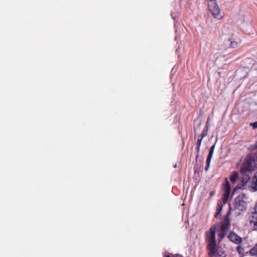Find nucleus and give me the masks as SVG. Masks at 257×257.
Here are the masks:
<instances>
[{"mask_svg": "<svg viewBox=\"0 0 257 257\" xmlns=\"http://www.w3.org/2000/svg\"><path fill=\"white\" fill-rule=\"evenodd\" d=\"M217 226L218 224L213 225L205 233L207 248L209 251V254L212 255H214L217 251L215 234Z\"/></svg>", "mask_w": 257, "mask_h": 257, "instance_id": "1", "label": "nucleus"}, {"mask_svg": "<svg viewBox=\"0 0 257 257\" xmlns=\"http://www.w3.org/2000/svg\"><path fill=\"white\" fill-rule=\"evenodd\" d=\"M208 6L210 12L215 19L221 20L223 18L220 9L215 0H209Z\"/></svg>", "mask_w": 257, "mask_h": 257, "instance_id": "2", "label": "nucleus"}, {"mask_svg": "<svg viewBox=\"0 0 257 257\" xmlns=\"http://www.w3.org/2000/svg\"><path fill=\"white\" fill-rule=\"evenodd\" d=\"M230 226L228 216L226 215L220 226V230L218 234V240L220 241L227 234Z\"/></svg>", "mask_w": 257, "mask_h": 257, "instance_id": "3", "label": "nucleus"}, {"mask_svg": "<svg viewBox=\"0 0 257 257\" xmlns=\"http://www.w3.org/2000/svg\"><path fill=\"white\" fill-rule=\"evenodd\" d=\"M249 223L254 229L257 230V203L254 206L253 211L249 216Z\"/></svg>", "mask_w": 257, "mask_h": 257, "instance_id": "4", "label": "nucleus"}, {"mask_svg": "<svg viewBox=\"0 0 257 257\" xmlns=\"http://www.w3.org/2000/svg\"><path fill=\"white\" fill-rule=\"evenodd\" d=\"M224 193L222 197V201L224 204H225L228 199L230 191V186L229 183L227 178L225 179V182L223 185Z\"/></svg>", "mask_w": 257, "mask_h": 257, "instance_id": "5", "label": "nucleus"}, {"mask_svg": "<svg viewBox=\"0 0 257 257\" xmlns=\"http://www.w3.org/2000/svg\"><path fill=\"white\" fill-rule=\"evenodd\" d=\"M235 208L241 211H244L246 208V203L242 197L238 196L235 200Z\"/></svg>", "mask_w": 257, "mask_h": 257, "instance_id": "6", "label": "nucleus"}, {"mask_svg": "<svg viewBox=\"0 0 257 257\" xmlns=\"http://www.w3.org/2000/svg\"><path fill=\"white\" fill-rule=\"evenodd\" d=\"M215 144H214L210 149L208 155V157L206 159V167L205 168V170L207 172L208 171L210 164L211 163V159L213 156V152L215 149Z\"/></svg>", "mask_w": 257, "mask_h": 257, "instance_id": "7", "label": "nucleus"}, {"mask_svg": "<svg viewBox=\"0 0 257 257\" xmlns=\"http://www.w3.org/2000/svg\"><path fill=\"white\" fill-rule=\"evenodd\" d=\"M228 238L231 241L236 244H239L242 241L241 238L233 232L230 233L228 236Z\"/></svg>", "mask_w": 257, "mask_h": 257, "instance_id": "8", "label": "nucleus"}, {"mask_svg": "<svg viewBox=\"0 0 257 257\" xmlns=\"http://www.w3.org/2000/svg\"><path fill=\"white\" fill-rule=\"evenodd\" d=\"M249 187L250 190L253 192L257 191V172L255 173Z\"/></svg>", "mask_w": 257, "mask_h": 257, "instance_id": "9", "label": "nucleus"}, {"mask_svg": "<svg viewBox=\"0 0 257 257\" xmlns=\"http://www.w3.org/2000/svg\"><path fill=\"white\" fill-rule=\"evenodd\" d=\"M249 179V177L247 175H245L242 177L241 180V183L237 186L236 188L243 189L245 188L248 181Z\"/></svg>", "mask_w": 257, "mask_h": 257, "instance_id": "10", "label": "nucleus"}, {"mask_svg": "<svg viewBox=\"0 0 257 257\" xmlns=\"http://www.w3.org/2000/svg\"><path fill=\"white\" fill-rule=\"evenodd\" d=\"M238 179V174L236 172H233L230 175V180L232 183H235Z\"/></svg>", "mask_w": 257, "mask_h": 257, "instance_id": "11", "label": "nucleus"}, {"mask_svg": "<svg viewBox=\"0 0 257 257\" xmlns=\"http://www.w3.org/2000/svg\"><path fill=\"white\" fill-rule=\"evenodd\" d=\"M222 206H223V205L222 204V203L220 201L218 203V206H217V208L216 210V212L215 214V217L216 218H217L219 216V213L222 209Z\"/></svg>", "mask_w": 257, "mask_h": 257, "instance_id": "12", "label": "nucleus"}, {"mask_svg": "<svg viewBox=\"0 0 257 257\" xmlns=\"http://www.w3.org/2000/svg\"><path fill=\"white\" fill-rule=\"evenodd\" d=\"M208 121H209L208 120L206 122V125L205 126V128L204 131L203 132V133L201 135V137L202 138H203L207 135L208 131Z\"/></svg>", "mask_w": 257, "mask_h": 257, "instance_id": "13", "label": "nucleus"}, {"mask_svg": "<svg viewBox=\"0 0 257 257\" xmlns=\"http://www.w3.org/2000/svg\"><path fill=\"white\" fill-rule=\"evenodd\" d=\"M238 46V43L237 42L235 41H232L230 43L229 47L232 49L236 48Z\"/></svg>", "mask_w": 257, "mask_h": 257, "instance_id": "14", "label": "nucleus"}, {"mask_svg": "<svg viewBox=\"0 0 257 257\" xmlns=\"http://www.w3.org/2000/svg\"><path fill=\"white\" fill-rule=\"evenodd\" d=\"M249 252L251 255L257 256V244L250 250Z\"/></svg>", "mask_w": 257, "mask_h": 257, "instance_id": "15", "label": "nucleus"}, {"mask_svg": "<svg viewBox=\"0 0 257 257\" xmlns=\"http://www.w3.org/2000/svg\"><path fill=\"white\" fill-rule=\"evenodd\" d=\"M202 139H203V138H202L201 137L200 139H199L197 141V151H199L200 150V146L201 144V142H202Z\"/></svg>", "mask_w": 257, "mask_h": 257, "instance_id": "16", "label": "nucleus"}, {"mask_svg": "<svg viewBox=\"0 0 257 257\" xmlns=\"http://www.w3.org/2000/svg\"><path fill=\"white\" fill-rule=\"evenodd\" d=\"M218 253L220 256H221L222 254L223 253L222 252H221V250H219V248L217 247V251L215 253Z\"/></svg>", "mask_w": 257, "mask_h": 257, "instance_id": "17", "label": "nucleus"}, {"mask_svg": "<svg viewBox=\"0 0 257 257\" xmlns=\"http://www.w3.org/2000/svg\"><path fill=\"white\" fill-rule=\"evenodd\" d=\"M245 31L246 32H247L249 35H251V34L253 35V34H254V33H253V32H252V33H251V32H249V29H248V28H245Z\"/></svg>", "mask_w": 257, "mask_h": 257, "instance_id": "18", "label": "nucleus"}, {"mask_svg": "<svg viewBox=\"0 0 257 257\" xmlns=\"http://www.w3.org/2000/svg\"><path fill=\"white\" fill-rule=\"evenodd\" d=\"M250 125H252L253 128H257V121L252 123H250Z\"/></svg>", "mask_w": 257, "mask_h": 257, "instance_id": "19", "label": "nucleus"}, {"mask_svg": "<svg viewBox=\"0 0 257 257\" xmlns=\"http://www.w3.org/2000/svg\"><path fill=\"white\" fill-rule=\"evenodd\" d=\"M246 24L248 25L249 26L251 27V25L250 23H247Z\"/></svg>", "mask_w": 257, "mask_h": 257, "instance_id": "20", "label": "nucleus"}, {"mask_svg": "<svg viewBox=\"0 0 257 257\" xmlns=\"http://www.w3.org/2000/svg\"><path fill=\"white\" fill-rule=\"evenodd\" d=\"M213 192H211V195H213Z\"/></svg>", "mask_w": 257, "mask_h": 257, "instance_id": "21", "label": "nucleus"}, {"mask_svg": "<svg viewBox=\"0 0 257 257\" xmlns=\"http://www.w3.org/2000/svg\"><path fill=\"white\" fill-rule=\"evenodd\" d=\"M166 257H170L169 255H167Z\"/></svg>", "mask_w": 257, "mask_h": 257, "instance_id": "22", "label": "nucleus"}]
</instances>
